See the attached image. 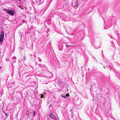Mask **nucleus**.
<instances>
[{
  "label": "nucleus",
  "instance_id": "nucleus-24",
  "mask_svg": "<svg viewBox=\"0 0 120 120\" xmlns=\"http://www.w3.org/2000/svg\"><path fill=\"white\" fill-rule=\"evenodd\" d=\"M47 119H48V120H50L49 119H48V118H47Z\"/></svg>",
  "mask_w": 120,
  "mask_h": 120
},
{
  "label": "nucleus",
  "instance_id": "nucleus-17",
  "mask_svg": "<svg viewBox=\"0 0 120 120\" xmlns=\"http://www.w3.org/2000/svg\"><path fill=\"white\" fill-rule=\"evenodd\" d=\"M66 46L67 48H68V46H69V45H67V44H66Z\"/></svg>",
  "mask_w": 120,
  "mask_h": 120
},
{
  "label": "nucleus",
  "instance_id": "nucleus-4",
  "mask_svg": "<svg viewBox=\"0 0 120 120\" xmlns=\"http://www.w3.org/2000/svg\"><path fill=\"white\" fill-rule=\"evenodd\" d=\"M6 12L10 15L13 16L15 13L13 11L11 10H8L6 11Z\"/></svg>",
  "mask_w": 120,
  "mask_h": 120
},
{
  "label": "nucleus",
  "instance_id": "nucleus-21",
  "mask_svg": "<svg viewBox=\"0 0 120 120\" xmlns=\"http://www.w3.org/2000/svg\"><path fill=\"white\" fill-rule=\"evenodd\" d=\"M2 68V67L1 66H0V68Z\"/></svg>",
  "mask_w": 120,
  "mask_h": 120
},
{
  "label": "nucleus",
  "instance_id": "nucleus-27",
  "mask_svg": "<svg viewBox=\"0 0 120 120\" xmlns=\"http://www.w3.org/2000/svg\"><path fill=\"white\" fill-rule=\"evenodd\" d=\"M30 55L31 56V55Z\"/></svg>",
  "mask_w": 120,
  "mask_h": 120
},
{
  "label": "nucleus",
  "instance_id": "nucleus-15",
  "mask_svg": "<svg viewBox=\"0 0 120 120\" xmlns=\"http://www.w3.org/2000/svg\"><path fill=\"white\" fill-rule=\"evenodd\" d=\"M109 36H110V37L112 38V35H109Z\"/></svg>",
  "mask_w": 120,
  "mask_h": 120
},
{
  "label": "nucleus",
  "instance_id": "nucleus-2",
  "mask_svg": "<svg viewBox=\"0 0 120 120\" xmlns=\"http://www.w3.org/2000/svg\"><path fill=\"white\" fill-rule=\"evenodd\" d=\"M49 116L50 118L52 119H53L54 120H57L56 117L54 116L53 113H50L49 115Z\"/></svg>",
  "mask_w": 120,
  "mask_h": 120
},
{
  "label": "nucleus",
  "instance_id": "nucleus-14",
  "mask_svg": "<svg viewBox=\"0 0 120 120\" xmlns=\"http://www.w3.org/2000/svg\"><path fill=\"white\" fill-rule=\"evenodd\" d=\"M33 84H33V85H30V86H34V85H35V83L34 82V83H33Z\"/></svg>",
  "mask_w": 120,
  "mask_h": 120
},
{
  "label": "nucleus",
  "instance_id": "nucleus-12",
  "mask_svg": "<svg viewBox=\"0 0 120 120\" xmlns=\"http://www.w3.org/2000/svg\"><path fill=\"white\" fill-rule=\"evenodd\" d=\"M4 114H5V115H6V117H7V115H8V114L6 112H4Z\"/></svg>",
  "mask_w": 120,
  "mask_h": 120
},
{
  "label": "nucleus",
  "instance_id": "nucleus-8",
  "mask_svg": "<svg viewBox=\"0 0 120 120\" xmlns=\"http://www.w3.org/2000/svg\"><path fill=\"white\" fill-rule=\"evenodd\" d=\"M32 115L33 116H35V112L34 111L32 113Z\"/></svg>",
  "mask_w": 120,
  "mask_h": 120
},
{
  "label": "nucleus",
  "instance_id": "nucleus-23",
  "mask_svg": "<svg viewBox=\"0 0 120 120\" xmlns=\"http://www.w3.org/2000/svg\"><path fill=\"white\" fill-rule=\"evenodd\" d=\"M105 66L106 67H108V66Z\"/></svg>",
  "mask_w": 120,
  "mask_h": 120
},
{
  "label": "nucleus",
  "instance_id": "nucleus-20",
  "mask_svg": "<svg viewBox=\"0 0 120 120\" xmlns=\"http://www.w3.org/2000/svg\"><path fill=\"white\" fill-rule=\"evenodd\" d=\"M41 98H43V96L41 95Z\"/></svg>",
  "mask_w": 120,
  "mask_h": 120
},
{
  "label": "nucleus",
  "instance_id": "nucleus-3",
  "mask_svg": "<svg viewBox=\"0 0 120 120\" xmlns=\"http://www.w3.org/2000/svg\"><path fill=\"white\" fill-rule=\"evenodd\" d=\"M100 44L99 42H95L94 45V47L95 49H97L100 47L99 45Z\"/></svg>",
  "mask_w": 120,
  "mask_h": 120
},
{
  "label": "nucleus",
  "instance_id": "nucleus-13",
  "mask_svg": "<svg viewBox=\"0 0 120 120\" xmlns=\"http://www.w3.org/2000/svg\"><path fill=\"white\" fill-rule=\"evenodd\" d=\"M69 94H66V96H69Z\"/></svg>",
  "mask_w": 120,
  "mask_h": 120
},
{
  "label": "nucleus",
  "instance_id": "nucleus-5",
  "mask_svg": "<svg viewBox=\"0 0 120 120\" xmlns=\"http://www.w3.org/2000/svg\"><path fill=\"white\" fill-rule=\"evenodd\" d=\"M26 59V57L25 56H21V61L24 62L25 61Z\"/></svg>",
  "mask_w": 120,
  "mask_h": 120
},
{
  "label": "nucleus",
  "instance_id": "nucleus-18",
  "mask_svg": "<svg viewBox=\"0 0 120 120\" xmlns=\"http://www.w3.org/2000/svg\"><path fill=\"white\" fill-rule=\"evenodd\" d=\"M6 60L7 61H9V60L8 59H6Z\"/></svg>",
  "mask_w": 120,
  "mask_h": 120
},
{
  "label": "nucleus",
  "instance_id": "nucleus-26",
  "mask_svg": "<svg viewBox=\"0 0 120 120\" xmlns=\"http://www.w3.org/2000/svg\"><path fill=\"white\" fill-rule=\"evenodd\" d=\"M109 67L110 68V66H109Z\"/></svg>",
  "mask_w": 120,
  "mask_h": 120
},
{
  "label": "nucleus",
  "instance_id": "nucleus-6",
  "mask_svg": "<svg viewBox=\"0 0 120 120\" xmlns=\"http://www.w3.org/2000/svg\"><path fill=\"white\" fill-rule=\"evenodd\" d=\"M75 5H73L72 6H73L74 7L77 8L78 7V2L77 1H76L74 2Z\"/></svg>",
  "mask_w": 120,
  "mask_h": 120
},
{
  "label": "nucleus",
  "instance_id": "nucleus-16",
  "mask_svg": "<svg viewBox=\"0 0 120 120\" xmlns=\"http://www.w3.org/2000/svg\"><path fill=\"white\" fill-rule=\"evenodd\" d=\"M35 56L34 55V56L33 57V58H31V59H34V58H35Z\"/></svg>",
  "mask_w": 120,
  "mask_h": 120
},
{
  "label": "nucleus",
  "instance_id": "nucleus-1",
  "mask_svg": "<svg viewBox=\"0 0 120 120\" xmlns=\"http://www.w3.org/2000/svg\"><path fill=\"white\" fill-rule=\"evenodd\" d=\"M4 37V32L1 31L0 34V42H3V38Z\"/></svg>",
  "mask_w": 120,
  "mask_h": 120
},
{
  "label": "nucleus",
  "instance_id": "nucleus-7",
  "mask_svg": "<svg viewBox=\"0 0 120 120\" xmlns=\"http://www.w3.org/2000/svg\"><path fill=\"white\" fill-rule=\"evenodd\" d=\"M16 57H13V63H15L16 62Z\"/></svg>",
  "mask_w": 120,
  "mask_h": 120
},
{
  "label": "nucleus",
  "instance_id": "nucleus-11",
  "mask_svg": "<svg viewBox=\"0 0 120 120\" xmlns=\"http://www.w3.org/2000/svg\"><path fill=\"white\" fill-rule=\"evenodd\" d=\"M38 60L39 62H41V60L39 58H38Z\"/></svg>",
  "mask_w": 120,
  "mask_h": 120
},
{
  "label": "nucleus",
  "instance_id": "nucleus-19",
  "mask_svg": "<svg viewBox=\"0 0 120 120\" xmlns=\"http://www.w3.org/2000/svg\"><path fill=\"white\" fill-rule=\"evenodd\" d=\"M18 1H19V2H20L21 1V0H17Z\"/></svg>",
  "mask_w": 120,
  "mask_h": 120
},
{
  "label": "nucleus",
  "instance_id": "nucleus-22",
  "mask_svg": "<svg viewBox=\"0 0 120 120\" xmlns=\"http://www.w3.org/2000/svg\"><path fill=\"white\" fill-rule=\"evenodd\" d=\"M103 67L104 68H105V66H103Z\"/></svg>",
  "mask_w": 120,
  "mask_h": 120
},
{
  "label": "nucleus",
  "instance_id": "nucleus-25",
  "mask_svg": "<svg viewBox=\"0 0 120 120\" xmlns=\"http://www.w3.org/2000/svg\"><path fill=\"white\" fill-rule=\"evenodd\" d=\"M31 27H32V26H31L30 27V29H31Z\"/></svg>",
  "mask_w": 120,
  "mask_h": 120
},
{
  "label": "nucleus",
  "instance_id": "nucleus-9",
  "mask_svg": "<svg viewBox=\"0 0 120 120\" xmlns=\"http://www.w3.org/2000/svg\"><path fill=\"white\" fill-rule=\"evenodd\" d=\"M61 96L62 97H63V98H67V97H66L65 96L61 95Z\"/></svg>",
  "mask_w": 120,
  "mask_h": 120
},
{
  "label": "nucleus",
  "instance_id": "nucleus-10",
  "mask_svg": "<svg viewBox=\"0 0 120 120\" xmlns=\"http://www.w3.org/2000/svg\"><path fill=\"white\" fill-rule=\"evenodd\" d=\"M18 7L19 8H21V9H23V7H22V6H19Z\"/></svg>",
  "mask_w": 120,
  "mask_h": 120
}]
</instances>
